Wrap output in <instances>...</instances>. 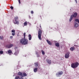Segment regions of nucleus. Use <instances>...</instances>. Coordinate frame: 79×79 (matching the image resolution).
<instances>
[{
  "instance_id": "1",
  "label": "nucleus",
  "mask_w": 79,
  "mask_h": 79,
  "mask_svg": "<svg viewBox=\"0 0 79 79\" xmlns=\"http://www.w3.org/2000/svg\"><path fill=\"white\" fill-rule=\"evenodd\" d=\"M23 35L24 36V38L20 40V42L21 44H23V45H26L27 44L28 40L25 39L26 33L24 32V33Z\"/></svg>"
},
{
  "instance_id": "2",
  "label": "nucleus",
  "mask_w": 79,
  "mask_h": 79,
  "mask_svg": "<svg viewBox=\"0 0 79 79\" xmlns=\"http://www.w3.org/2000/svg\"><path fill=\"white\" fill-rule=\"evenodd\" d=\"M79 65V64L78 62H75V63H73L71 64V67L75 69V68H77L78 65Z\"/></svg>"
},
{
  "instance_id": "3",
  "label": "nucleus",
  "mask_w": 79,
  "mask_h": 79,
  "mask_svg": "<svg viewBox=\"0 0 79 79\" xmlns=\"http://www.w3.org/2000/svg\"><path fill=\"white\" fill-rule=\"evenodd\" d=\"M77 15V12H75L74 13L73 15H72L70 16V18L69 20V21L71 22L72 21V19H73V17L74 18H76Z\"/></svg>"
},
{
  "instance_id": "4",
  "label": "nucleus",
  "mask_w": 79,
  "mask_h": 79,
  "mask_svg": "<svg viewBox=\"0 0 79 79\" xmlns=\"http://www.w3.org/2000/svg\"><path fill=\"white\" fill-rule=\"evenodd\" d=\"M38 34V37L39 40H42V38L41 37V36H42V30L40 29L39 30Z\"/></svg>"
},
{
  "instance_id": "5",
  "label": "nucleus",
  "mask_w": 79,
  "mask_h": 79,
  "mask_svg": "<svg viewBox=\"0 0 79 79\" xmlns=\"http://www.w3.org/2000/svg\"><path fill=\"white\" fill-rule=\"evenodd\" d=\"M70 53L69 52H68L65 55V58H69V54Z\"/></svg>"
},
{
  "instance_id": "6",
  "label": "nucleus",
  "mask_w": 79,
  "mask_h": 79,
  "mask_svg": "<svg viewBox=\"0 0 79 79\" xmlns=\"http://www.w3.org/2000/svg\"><path fill=\"white\" fill-rule=\"evenodd\" d=\"M13 46V44H8L6 45V47L7 48H11V47H12Z\"/></svg>"
},
{
  "instance_id": "7",
  "label": "nucleus",
  "mask_w": 79,
  "mask_h": 79,
  "mask_svg": "<svg viewBox=\"0 0 79 79\" xmlns=\"http://www.w3.org/2000/svg\"><path fill=\"white\" fill-rule=\"evenodd\" d=\"M63 72L61 71L58 72V73L56 74V76L57 77H58L59 76V75H61V74H63Z\"/></svg>"
},
{
  "instance_id": "8",
  "label": "nucleus",
  "mask_w": 79,
  "mask_h": 79,
  "mask_svg": "<svg viewBox=\"0 0 79 79\" xmlns=\"http://www.w3.org/2000/svg\"><path fill=\"white\" fill-rule=\"evenodd\" d=\"M15 79H23V77H19V76H17L15 77Z\"/></svg>"
},
{
  "instance_id": "9",
  "label": "nucleus",
  "mask_w": 79,
  "mask_h": 79,
  "mask_svg": "<svg viewBox=\"0 0 79 79\" xmlns=\"http://www.w3.org/2000/svg\"><path fill=\"white\" fill-rule=\"evenodd\" d=\"M47 42L49 44V45H52V43H51V42H50V41L47 40Z\"/></svg>"
},
{
  "instance_id": "10",
  "label": "nucleus",
  "mask_w": 79,
  "mask_h": 79,
  "mask_svg": "<svg viewBox=\"0 0 79 79\" xmlns=\"http://www.w3.org/2000/svg\"><path fill=\"white\" fill-rule=\"evenodd\" d=\"M28 37L29 40H31V39H32V36H31V34H29L28 35Z\"/></svg>"
},
{
  "instance_id": "11",
  "label": "nucleus",
  "mask_w": 79,
  "mask_h": 79,
  "mask_svg": "<svg viewBox=\"0 0 79 79\" xmlns=\"http://www.w3.org/2000/svg\"><path fill=\"white\" fill-rule=\"evenodd\" d=\"M47 63H48V64H51V63H52V61L50 60H48L47 61Z\"/></svg>"
},
{
  "instance_id": "12",
  "label": "nucleus",
  "mask_w": 79,
  "mask_h": 79,
  "mask_svg": "<svg viewBox=\"0 0 79 79\" xmlns=\"http://www.w3.org/2000/svg\"><path fill=\"white\" fill-rule=\"evenodd\" d=\"M55 45L56 47H60V44H59V43H56L55 44Z\"/></svg>"
},
{
  "instance_id": "13",
  "label": "nucleus",
  "mask_w": 79,
  "mask_h": 79,
  "mask_svg": "<svg viewBox=\"0 0 79 79\" xmlns=\"http://www.w3.org/2000/svg\"><path fill=\"white\" fill-rule=\"evenodd\" d=\"M18 75L19 76H23V73H21V72H19L18 73Z\"/></svg>"
},
{
  "instance_id": "14",
  "label": "nucleus",
  "mask_w": 79,
  "mask_h": 79,
  "mask_svg": "<svg viewBox=\"0 0 79 79\" xmlns=\"http://www.w3.org/2000/svg\"><path fill=\"white\" fill-rule=\"evenodd\" d=\"M37 69H38L37 68H35L34 70V73H36L37 71Z\"/></svg>"
},
{
  "instance_id": "15",
  "label": "nucleus",
  "mask_w": 79,
  "mask_h": 79,
  "mask_svg": "<svg viewBox=\"0 0 79 79\" xmlns=\"http://www.w3.org/2000/svg\"><path fill=\"white\" fill-rule=\"evenodd\" d=\"M75 27H77L78 26H79V25H78V23H75L74 25Z\"/></svg>"
},
{
  "instance_id": "16",
  "label": "nucleus",
  "mask_w": 79,
  "mask_h": 79,
  "mask_svg": "<svg viewBox=\"0 0 79 79\" xmlns=\"http://www.w3.org/2000/svg\"><path fill=\"white\" fill-rule=\"evenodd\" d=\"M14 22V24H19V21H16V23H15V22H14V21H13Z\"/></svg>"
},
{
  "instance_id": "17",
  "label": "nucleus",
  "mask_w": 79,
  "mask_h": 79,
  "mask_svg": "<svg viewBox=\"0 0 79 79\" xmlns=\"http://www.w3.org/2000/svg\"><path fill=\"white\" fill-rule=\"evenodd\" d=\"M24 76L25 77H26V76H27V74H26V73H23V75H22V77H24Z\"/></svg>"
},
{
  "instance_id": "18",
  "label": "nucleus",
  "mask_w": 79,
  "mask_h": 79,
  "mask_svg": "<svg viewBox=\"0 0 79 79\" xmlns=\"http://www.w3.org/2000/svg\"><path fill=\"white\" fill-rule=\"evenodd\" d=\"M14 19L15 22L17 21H18V17H16Z\"/></svg>"
},
{
  "instance_id": "19",
  "label": "nucleus",
  "mask_w": 79,
  "mask_h": 79,
  "mask_svg": "<svg viewBox=\"0 0 79 79\" xmlns=\"http://www.w3.org/2000/svg\"><path fill=\"white\" fill-rule=\"evenodd\" d=\"M70 50L71 51H73L74 50V47H72L70 48Z\"/></svg>"
},
{
  "instance_id": "20",
  "label": "nucleus",
  "mask_w": 79,
  "mask_h": 79,
  "mask_svg": "<svg viewBox=\"0 0 79 79\" xmlns=\"http://www.w3.org/2000/svg\"><path fill=\"white\" fill-rule=\"evenodd\" d=\"M8 53H10H10H12V51H11V50H9L8 51Z\"/></svg>"
},
{
  "instance_id": "21",
  "label": "nucleus",
  "mask_w": 79,
  "mask_h": 79,
  "mask_svg": "<svg viewBox=\"0 0 79 79\" xmlns=\"http://www.w3.org/2000/svg\"><path fill=\"white\" fill-rule=\"evenodd\" d=\"M27 22H25L24 23V26H27Z\"/></svg>"
},
{
  "instance_id": "22",
  "label": "nucleus",
  "mask_w": 79,
  "mask_h": 79,
  "mask_svg": "<svg viewBox=\"0 0 79 79\" xmlns=\"http://www.w3.org/2000/svg\"><path fill=\"white\" fill-rule=\"evenodd\" d=\"M41 52H42V55H45V52H44V51L43 50H42Z\"/></svg>"
},
{
  "instance_id": "23",
  "label": "nucleus",
  "mask_w": 79,
  "mask_h": 79,
  "mask_svg": "<svg viewBox=\"0 0 79 79\" xmlns=\"http://www.w3.org/2000/svg\"><path fill=\"white\" fill-rule=\"evenodd\" d=\"M35 66L36 67H37V66H38V63L36 62L35 63Z\"/></svg>"
},
{
  "instance_id": "24",
  "label": "nucleus",
  "mask_w": 79,
  "mask_h": 79,
  "mask_svg": "<svg viewBox=\"0 0 79 79\" xmlns=\"http://www.w3.org/2000/svg\"><path fill=\"white\" fill-rule=\"evenodd\" d=\"M75 21H76V22H78L79 24V19H75Z\"/></svg>"
},
{
  "instance_id": "25",
  "label": "nucleus",
  "mask_w": 79,
  "mask_h": 79,
  "mask_svg": "<svg viewBox=\"0 0 79 79\" xmlns=\"http://www.w3.org/2000/svg\"><path fill=\"white\" fill-rule=\"evenodd\" d=\"M0 39H1V40H3V36H0Z\"/></svg>"
},
{
  "instance_id": "26",
  "label": "nucleus",
  "mask_w": 79,
  "mask_h": 79,
  "mask_svg": "<svg viewBox=\"0 0 79 79\" xmlns=\"http://www.w3.org/2000/svg\"><path fill=\"white\" fill-rule=\"evenodd\" d=\"M3 51H0V54H3Z\"/></svg>"
},
{
  "instance_id": "27",
  "label": "nucleus",
  "mask_w": 79,
  "mask_h": 79,
  "mask_svg": "<svg viewBox=\"0 0 79 79\" xmlns=\"http://www.w3.org/2000/svg\"><path fill=\"white\" fill-rule=\"evenodd\" d=\"M12 32H13V33H15V30H13L11 31Z\"/></svg>"
},
{
  "instance_id": "28",
  "label": "nucleus",
  "mask_w": 79,
  "mask_h": 79,
  "mask_svg": "<svg viewBox=\"0 0 79 79\" xmlns=\"http://www.w3.org/2000/svg\"><path fill=\"white\" fill-rule=\"evenodd\" d=\"M10 8L11 10H13V6H11Z\"/></svg>"
},
{
  "instance_id": "29",
  "label": "nucleus",
  "mask_w": 79,
  "mask_h": 79,
  "mask_svg": "<svg viewBox=\"0 0 79 79\" xmlns=\"http://www.w3.org/2000/svg\"><path fill=\"white\" fill-rule=\"evenodd\" d=\"M12 35L13 36L15 35V33H12Z\"/></svg>"
},
{
  "instance_id": "30",
  "label": "nucleus",
  "mask_w": 79,
  "mask_h": 79,
  "mask_svg": "<svg viewBox=\"0 0 79 79\" xmlns=\"http://www.w3.org/2000/svg\"><path fill=\"white\" fill-rule=\"evenodd\" d=\"M31 14H34V11H31Z\"/></svg>"
},
{
  "instance_id": "31",
  "label": "nucleus",
  "mask_w": 79,
  "mask_h": 79,
  "mask_svg": "<svg viewBox=\"0 0 79 79\" xmlns=\"http://www.w3.org/2000/svg\"><path fill=\"white\" fill-rule=\"evenodd\" d=\"M19 4H21V1L20 0H19Z\"/></svg>"
},
{
  "instance_id": "32",
  "label": "nucleus",
  "mask_w": 79,
  "mask_h": 79,
  "mask_svg": "<svg viewBox=\"0 0 79 79\" xmlns=\"http://www.w3.org/2000/svg\"><path fill=\"white\" fill-rule=\"evenodd\" d=\"M10 39H13V36H10Z\"/></svg>"
},
{
  "instance_id": "33",
  "label": "nucleus",
  "mask_w": 79,
  "mask_h": 79,
  "mask_svg": "<svg viewBox=\"0 0 79 79\" xmlns=\"http://www.w3.org/2000/svg\"><path fill=\"white\" fill-rule=\"evenodd\" d=\"M15 54L16 55H18V53H17L16 52H15Z\"/></svg>"
},
{
  "instance_id": "34",
  "label": "nucleus",
  "mask_w": 79,
  "mask_h": 79,
  "mask_svg": "<svg viewBox=\"0 0 79 79\" xmlns=\"http://www.w3.org/2000/svg\"><path fill=\"white\" fill-rule=\"evenodd\" d=\"M75 1L76 2V3H77V0H75Z\"/></svg>"
},
{
  "instance_id": "35",
  "label": "nucleus",
  "mask_w": 79,
  "mask_h": 79,
  "mask_svg": "<svg viewBox=\"0 0 79 79\" xmlns=\"http://www.w3.org/2000/svg\"><path fill=\"white\" fill-rule=\"evenodd\" d=\"M17 47H15V49H16V48H17Z\"/></svg>"
},
{
  "instance_id": "36",
  "label": "nucleus",
  "mask_w": 79,
  "mask_h": 79,
  "mask_svg": "<svg viewBox=\"0 0 79 79\" xmlns=\"http://www.w3.org/2000/svg\"><path fill=\"white\" fill-rule=\"evenodd\" d=\"M74 45V46H76V45Z\"/></svg>"
},
{
  "instance_id": "37",
  "label": "nucleus",
  "mask_w": 79,
  "mask_h": 79,
  "mask_svg": "<svg viewBox=\"0 0 79 79\" xmlns=\"http://www.w3.org/2000/svg\"><path fill=\"white\" fill-rule=\"evenodd\" d=\"M40 27H41V26H40Z\"/></svg>"
}]
</instances>
